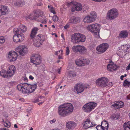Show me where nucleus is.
Masks as SVG:
<instances>
[{
	"instance_id": "obj_38",
	"label": "nucleus",
	"mask_w": 130,
	"mask_h": 130,
	"mask_svg": "<svg viewBox=\"0 0 130 130\" xmlns=\"http://www.w3.org/2000/svg\"><path fill=\"white\" fill-rule=\"evenodd\" d=\"M3 124L5 127H9L11 126L10 123L8 121L4 122V120H3Z\"/></svg>"
},
{
	"instance_id": "obj_61",
	"label": "nucleus",
	"mask_w": 130,
	"mask_h": 130,
	"mask_svg": "<svg viewBox=\"0 0 130 130\" xmlns=\"http://www.w3.org/2000/svg\"><path fill=\"white\" fill-rule=\"evenodd\" d=\"M61 36L62 37L63 39L64 40V35H63V34H61Z\"/></svg>"
},
{
	"instance_id": "obj_24",
	"label": "nucleus",
	"mask_w": 130,
	"mask_h": 130,
	"mask_svg": "<svg viewBox=\"0 0 130 130\" xmlns=\"http://www.w3.org/2000/svg\"><path fill=\"white\" fill-rule=\"evenodd\" d=\"M95 125L94 124L92 123L89 120H88L84 123V127L85 128H88L94 126Z\"/></svg>"
},
{
	"instance_id": "obj_54",
	"label": "nucleus",
	"mask_w": 130,
	"mask_h": 130,
	"mask_svg": "<svg viewBox=\"0 0 130 130\" xmlns=\"http://www.w3.org/2000/svg\"><path fill=\"white\" fill-rule=\"evenodd\" d=\"M69 27V25H66L64 26V28L65 29H66L68 28Z\"/></svg>"
},
{
	"instance_id": "obj_56",
	"label": "nucleus",
	"mask_w": 130,
	"mask_h": 130,
	"mask_svg": "<svg viewBox=\"0 0 130 130\" xmlns=\"http://www.w3.org/2000/svg\"><path fill=\"white\" fill-rule=\"evenodd\" d=\"M124 77V76L123 75H121V77H120L121 79L122 80H123V78Z\"/></svg>"
},
{
	"instance_id": "obj_44",
	"label": "nucleus",
	"mask_w": 130,
	"mask_h": 130,
	"mask_svg": "<svg viewBox=\"0 0 130 130\" xmlns=\"http://www.w3.org/2000/svg\"><path fill=\"white\" fill-rule=\"evenodd\" d=\"M58 17L56 15H54L53 17V20L55 22L58 21Z\"/></svg>"
},
{
	"instance_id": "obj_63",
	"label": "nucleus",
	"mask_w": 130,
	"mask_h": 130,
	"mask_svg": "<svg viewBox=\"0 0 130 130\" xmlns=\"http://www.w3.org/2000/svg\"><path fill=\"white\" fill-rule=\"evenodd\" d=\"M14 127H15V128H18V126H17V125L16 124L14 125Z\"/></svg>"
},
{
	"instance_id": "obj_20",
	"label": "nucleus",
	"mask_w": 130,
	"mask_h": 130,
	"mask_svg": "<svg viewBox=\"0 0 130 130\" xmlns=\"http://www.w3.org/2000/svg\"><path fill=\"white\" fill-rule=\"evenodd\" d=\"M128 36V32L127 31L124 30L121 31L118 37L120 39H125L127 38Z\"/></svg>"
},
{
	"instance_id": "obj_8",
	"label": "nucleus",
	"mask_w": 130,
	"mask_h": 130,
	"mask_svg": "<svg viewBox=\"0 0 130 130\" xmlns=\"http://www.w3.org/2000/svg\"><path fill=\"white\" fill-rule=\"evenodd\" d=\"M97 105L96 103L91 102L87 103L83 107V109L85 112L89 113L94 109Z\"/></svg>"
},
{
	"instance_id": "obj_26",
	"label": "nucleus",
	"mask_w": 130,
	"mask_h": 130,
	"mask_svg": "<svg viewBox=\"0 0 130 130\" xmlns=\"http://www.w3.org/2000/svg\"><path fill=\"white\" fill-rule=\"evenodd\" d=\"M26 18L27 19H28L30 20H36L37 18L36 13L35 12L30 13L28 16H27Z\"/></svg>"
},
{
	"instance_id": "obj_1",
	"label": "nucleus",
	"mask_w": 130,
	"mask_h": 130,
	"mask_svg": "<svg viewBox=\"0 0 130 130\" xmlns=\"http://www.w3.org/2000/svg\"><path fill=\"white\" fill-rule=\"evenodd\" d=\"M73 106L71 104L65 103L58 107V113L60 116L65 117L71 114L73 111Z\"/></svg>"
},
{
	"instance_id": "obj_6",
	"label": "nucleus",
	"mask_w": 130,
	"mask_h": 130,
	"mask_svg": "<svg viewBox=\"0 0 130 130\" xmlns=\"http://www.w3.org/2000/svg\"><path fill=\"white\" fill-rule=\"evenodd\" d=\"M119 15V13L117 10L115 8L110 9L107 13L106 19L108 20H114Z\"/></svg>"
},
{
	"instance_id": "obj_29",
	"label": "nucleus",
	"mask_w": 130,
	"mask_h": 130,
	"mask_svg": "<svg viewBox=\"0 0 130 130\" xmlns=\"http://www.w3.org/2000/svg\"><path fill=\"white\" fill-rule=\"evenodd\" d=\"M75 64L79 66H84V64H83V58L82 59L80 58L77 59L75 60Z\"/></svg>"
},
{
	"instance_id": "obj_9",
	"label": "nucleus",
	"mask_w": 130,
	"mask_h": 130,
	"mask_svg": "<svg viewBox=\"0 0 130 130\" xmlns=\"http://www.w3.org/2000/svg\"><path fill=\"white\" fill-rule=\"evenodd\" d=\"M72 49L73 52H78L82 55L85 54L87 51V49L85 46L79 45L74 46Z\"/></svg>"
},
{
	"instance_id": "obj_34",
	"label": "nucleus",
	"mask_w": 130,
	"mask_h": 130,
	"mask_svg": "<svg viewBox=\"0 0 130 130\" xmlns=\"http://www.w3.org/2000/svg\"><path fill=\"white\" fill-rule=\"evenodd\" d=\"M124 127L125 130H130V122H125L124 124Z\"/></svg>"
},
{
	"instance_id": "obj_62",
	"label": "nucleus",
	"mask_w": 130,
	"mask_h": 130,
	"mask_svg": "<svg viewBox=\"0 0 130 130\" xmlns=\"http://www.w3.org/2000/svg\"><path fill=\"white\" fill-rule=\"evenodd\" d=\"M44 102V101H43L41 102H40L38 103V104L39 105L40 104H42Z\"/></svg>"
},
{
	"instance_id": "obj_32",
	"label": "nucleus",
	"mask_w": 130,
	"mask_h": 130,
	"mask_svg": "<svg viewBox=\"0 0 130 130\" xmlns=\"http://www.w3.org/2000/svg\"><path fill=\"white\" fill-rule=\"evenodd\" d=\"M74 5L76 11H79L82 10L83 7L79 3H75Z\"/></svg>"
},
{
	"instance_id": "obj_18",
	"label": "nucleus",
	"mask_w": 130,
	"mask_h": 130,
	"mask_svg": "<svg viewBox=\"0 0 130 130\" xmlns=\"http://www.w3.org/2000/svg\"><path fill=\"white\" fill-rule=\"evenodd\" d=\"M117 67L116 64H114L112 61L110 60L107 66V69L110 71L113 72L116 70Z\"/></svg>"
},
{
	"instance_id": "obj_2",
	"label": "nucleus",
	"mask_w": 130,
	"mask_h": 130,
	"mask_svg": "<svg viewBox=\"0 0 130 130\" xmlns=\"http://www.w3.org/2000/svg\"><path fill=\"white\" fill-rule=\"evenodd\" d=\"M38 29L34 27L32 30L30 35L31 39L33 41L34 45L37 47H39L44 41L43 37L42 34H40L35 36L37 33Z\"/></svg>"
},
{
	"instance_id": "obj_53",
	"label": "nucleus",
	"mask_w": 130,
	"mask_h": 130,
	"mask_svg": "<svg viewBox=\"0 0 130 130\" xmlns=\"http://www.w3.org/2000/svg\"><path fill=\"white\" fill-rule=\"evenodd\" d=\"M126 99L128 100H130V94L127 96Z\"/></svg>"
},
{
	"instance_id": "obj_25",
	"label": "nucleus",
	"mask_w": 130,
	"mask_h": 130,
	"mask_svg": "<svg viewBox=\"0 0 130 130\" xmlns=\"http://www.w3.org/2000/svg\"><path fill=\"white\" fill-rule=\"evenodd\" d=\"M80 21L79 19L77 17H73L69 19V23L71 24H76Z\"/></svg>"
},
{
	"instance_id": "obj_21",
	"label": "nucleus",
	"mask_w": 130,
	"mask_h": 130,
	"mask_svg": "<svg viewBox=\"0 0 130 130\" xmlns=\"http://www.w3.org/2000/svg\"><path fill=\"white\" fill-rule=\"evenodd\" d=\"M100 126L99 127L101 130H107L108 129V124L107 122L106 121H103L102 122L101 125H98Z\"/></svg>"
},
{
	"instance_id": "obj_12",
	"label": "nucleus",
	"mask_w": 130,
	"mask_h": 130,
	"mask_svg": "<svg viewBox=\"0 0 130 130\" xmlns=\"http://www.w3.org/2000/svg\"><path fill=\"white\" fill-rule=\"evenodd\" d=\"M109 47L108 44L106 43L101 44L96 47V50L99 54L105 52Z\"/></svg>"
},
{
	"instance_id": "obj_30",
	"label": "nucleus",
	"mask_w": 130,
	"mask_h": 130,
	"mask_svg": "<svg viewBox=\"0 0 130 130\" xmlns=\"http://www.w3.org/2000/svg\"><path fill=\"white\" fill-rule=\"evenodd\" d=\"M19 29L20 30V32H25L26 31L27 29L26 26L22 24H21L19 26Z\"/></svg>"
},
{
	"instance_id": "obj_11",
	"label": "nucleus",
	"mask_w": 130,
	"mask_h": 130,
	"mask_svg": "<svg viewBox=\"0 0 130 130\" xmlns=\"http://www.w3.org/2000/svg\"><path fill=\"white\" fill-rule=\"evenodd\" d=\"M108 79L105 77H101L96 80L97 85L102 87H105L108 85Z\"/></svg>"
},
{
	"instance_id": "obj_58",
	"label": "nucleus",
	"mask_w": 130,
	"mask_h": 130,
	"mask_svg": "<svg viewBox=\"0 0 130 130\" xmlns=\"http://www.w3.org/2000/svg\"><path fill=\"white\" fill-rule=\"evenodd\" d=\"M100 126H97L96 127V128L97 130H100L99 129H100V128H99V127H100Z\"/></svg>"
},
{
	"instance_id": "obj_23",
	"label": "nucleus",
	"mask_w": 130,
	"mask_h": 130,
	"mask_svg": "<svg viewBox=\"0 0 130 130\" xmlns=\"http://www.w3.org/2000/svg\"><path fill=\"white\" fill-rule=\"evenodd\" d=\"M78 33L74 34L71 36V41L74 43H79Z\"/></svg>"
},
{
	"instance_id": "obj_19",
	"label": "nucleus",
	"mask_w": 130,
	"mask_h": 130,
	"mask_svg": "<svg viewBox=\"0 0 130 130\" xmlns=\"http://www.w3.org/2000/svg\"><path fill=\"white\" fill-rule=\"evenodd\" d=\"M76 126V123L73 121H69L66 123V126L69 130H72L75 128Z\"/></svg>"
},
{
	"instance_id": "obj_64",
	"label": "nucleus",
	"mask_w": 130,
	"mask_h": 130,
	"mask_svg": "<svg viewBox=\"0 0 130 130\" xmlns=\"http://www.w3.org/2000/svg\"><path fill=\"white\" fill-rule=\"evenodd\" d=\"M52 27H53L54 28H55V26L54 25H52Z\"/></svg>"
},
{
	"instance_id": "obj_28",
	"label": "nucleus",
	"mask_w": 130,
	"mask_h": 130,
	"mask_svg": "<svg viewBox=\"0 0 130 130\" xmlns=\"http://www.w3.org/2000/svg\"><path fill=\"white\" fill-rule=\"evenodd\" d=\"M79 43L84 42L86 40V37L85 36L82 34L78 33Z\"/></svg>"
},
{
	"instance_id": "obj_37",
	"label": "nucleus",
	"mask_w": 130,
	"mask_h": 130,
	"mask_svg": "<svg viewBox=\"0 0 130 130\" xmlns=\"http://www.w3.org/2000/svg\"><path fill=\"white\" fill-rule=\"evenodd\" d=\"M48 8L49 9V10L52 13H53L54 14H55L56 13L55 11L54 8L51 5H48Z\"/></svg>"
},
{
	"instance_id": "obj_48",
	"label": "nucleus",
	"mask_w": 130,
	"mask_h": 130,
	"mask_svg": "<svg viewBox=\"0 0 130 130\" xmlns=\"http://www.w3.org/2000/svg\"><path fill=\"white\" fill-rule=\"evenodd\" d=\"M93 1H94L95 2H101V1L103 2H105L107 0H92Z\"/></svg>"
},
{
	"instance_id": "obj_27",
	"label": "nucleus",
	"mask_w": 130,
	"mask_h": 130,
	"mask_svg": "<svg viewBox=\"0 0 130 130\" xmlns=\"http://www.w3.org/2000/svg\"><path fill=\"white\" fill-rule=\"evenodd\" d=\"M13 3L15 6H22L24 5L25 2L24 0H19L14 2Z\"/></svg>"
},
{
	"instance_id": "obj_46",
	"label": "nucleus",
	"mask_w": 130,
	"mask_h": 130,
	"mask_svg": "<svg viewBox=\"0 0 130 130\" xmlns=\"http://www.w3.org/2000/svg\"><path fill=\"white\" fill-rule=\"evenodd\" d=\"M76 10V8L75 7L74 4L73 5V7H72L71 9V11L72 12H73Z\"/></svg>"
},
{
	"instance_id": "obj_50",
	"label": "nucleus",
	"mask_w": 130,
	"mask_h": 130,
	"mask_svg": "<svg viewBox=\"0 0 130 130\" xmlns=\"http://www.w3.org/2000/svg\"><path fill=\"white\" fill-rule=\"evenodd\" d=\"M46 19L45 18L44 21H42L41 22V23H42L43 24H45L46 23Z\"/></svg>"
},
{
	"instance_id": "obj_31",
	"label": "nucleus",
	"mask_w": 130,
	"mask_h": 130,
	"mask_svg": "<svg viewBox=\"0 0 130 130\" xmlns=\"http://www.w3.org/2000/svg\"><path fill=\"white\" fill-rule=\"evenodd\" d=\"M0 75L4 78H8V74L7 71L4 70H2L0 72Z\"/></svg>"
},
{
	"instance_id": "obj_39",
	"label": "nucleus",
	"mask_w": 130,
	"mask_h": 130,
	"mask_svg": "<svg viewBox=\"0 0 130 130\" xmlns=\"http://www.w3.org/2000/svg\"><path fill=\"white\" fill-rule=\"evenodd\" d=\"M13 31L15 35L17 34H21L20 33V29L17 28H15L13 29Z\"/></svg>"
},
{
	"instance_id": "obj_49",
	"label": "nucleus",
	"mask_w": 130,
	"mask_h": 130,
	"mask_svg": "<svg viewBox=\"0 0 130 130\" xmlns=\"http://www.w3.org/2000/svg\"><path fill=\"white\" fill-rule=\"evenodd\" d=\"M130 69V63L128 64V66L126 68V70L127 71L128 70Z\"/></svg>"
},
{
	"instance_id": "obj_60",
	"label": "nucleus",
	"mask_w": 130,
	"mask_h": 130,
	"mask_svg": "<svg viewBox=\"0 0 130 130\" xmlns=\"http://www.w3.org/2000/svg\"><path fill=\"white\" fill-rule=\"evenodd\" d=\"M109 86H112L113 85V84L111 82H109Z\"/></svg>"
},
{
	"instance_id": "obj_35",
	"label": "nucleus",
	"mask_w": 130,
	"mask_h": 130,
	"mask_svg": "<svg viewBox=\"0 0 130 130\" xmlns=\"http://www.w3.org/2000/svg\"><path fill=\"white\" fill-rule=\"evenodd\" d=\"M130 85V80H129L128 79H125L123 82V86L125 87H128Z\"/></svg>"
},
{
	"instance_id": "obj_33",
	"label": "nucleus",
	"mask_w": 130,
	"mask_h": 130,
	"mask_svg": "<svg viewBox=\"0 0 130 130\" xmlns=\"http://www.w3.org/2000/svg\"><path fill=\"white\" fill-rule=\"evenodd\" d=\"M76 74L75 72L73 71H70L69 72L68 77L69 78L71 79L73 77H75Z\"/></svg>"
},
{
	"instance_id": "obj_17",
	"label": "nucleus",
	"mask_w": 130,
	"mask_h": 130,
	"mask_svg": "<svg viewBox=\"0 0 130 130\" xmlns=\"http://www.w3.org/2000/svg\"><path fill=\"white\" fill-rule=\"evenodd\" d=\"M8 7L5 5H0V16L6 15L9 12Z\"/></svg>"
},
{
	"instance_id": "obj_43",
	"label": "nucleus",
	"mask_w": 130,
	"mask_h": 130,
	"mask_svg": "<svg viewBox=\"0 0 130 130\" xmlns=\"http://www.w3.org/2000/svg\"><path fill=\"white\" fill-rule=\"evenodd\" d=\"M43 13L42 11H40L39 12L36 13L37 16L38 17L42 16L43 15Z\"/></svg>"
},
{
	"instance_id": "obj_47",
	"label": "nucleus",
	"mask_w": 130,
	"mask_h": 130,
	"mask_svg": "<svg viewBox=\"0 0 130 130\" xmlns=\"http://www.w3.org/2000/svg\"><path fill=\"white\" fill-rule=\"evenodd\" d=\"M56 120L55 119H54L52 120H50V122L51 123H55V122L56 121Z\"/></svg>"
},
{
	"instance_id": "obj_42",
	"label": "nucleus",
	"mask_w": 130,
	"mask_h": 130,
	"mask_svg": "<svg viewBox=\"0 0 130 130\" xmlns=\"http://www.w3.org/2000/svg\"><path fill=\"white\" fill-rule=\"evenodd\" d=\"M70 51L69 48L68 46H67L66 47V56L68 55L70 53Z\"/></svg>"
},
{
	"instance_id": "obj_7",
	"label": "nucleus",
	"mask_w": 130,
	"mask_h": 130,
	"mask_svg": "<svg viewBox=\"0 0 130 130\" xmlns=\"http://www.w3.org/2000/svg\"><path fill=\"white\" fill-rule=\"evenodd\" d=\"M90 15L86 16L84 18L83 21L85 23H91L94 21L96 17V14L94 11H92Z\"/></svg>"
},
{
	"instance_id": "obj_13",
	"label": "nucleus",
	"mask_w": 130,
	"mask_h": 130,
	"mask_svg": "<svg viewBox=\"0 0 130 130\" xmlns=\"http://www.w3.org/2000/svg\"><path fill=\"white\" fill-rule=\"evenodd\" d=\"M31 61L32 63L36 65H38L41 63L40 56L38 54L33 55L31 58Z\"/></svg>"
},
{
	"instance_id": "obj_14",
	"label": "nucleus",
	"mask_w": 130,
	"mask_h": 130,
	"mask_svg": "<svg viewBox=\"0 0 130 130\" xmlns=\"http://www.w3.org/2000/svg\"><path fill=\"white\" fill-rule=\"evenodd\" d=\"M18 56L17 53L14 51L9 52L8 54V59L10 61H14L16 60Z\"/></svg>"
},
{
	"instance_id": "obj_59",
	"label": "nucleus",
	"mask_w": 130,
	"mask_h": 130,
	"mask_svg": "<svg viewBox=\"0 0 130 130\" xmlns=\"http://www.w3.org/2000/svg\"><path fill=\"white\" fill-rule=\"evenodd\" d=\"M59 51H56L55 52V54L56 55H57L58 54H59Z\"/></svg>"
},
{
	"instance_id": "obj_16",
	"label": "nucleus",
	"mask_w": 130,
	"mask_h": 130,
	"mask_svg": "<svg viewBox=\"0 0 130 130\" xmlns=\"http://www.w3.org/2000/svg\"><path fill=\"white\" fill-rule=\"evenodd\" d=\"M24 35L21 34L14 35L13 37V41L16 43L23 41L24 39Z\"/></svg>"
},
{
	"instance_id": "obj_5",
	"label": "nucleus",
	"mask_w": 130,
	"mask_h": 130,
	"mask_svg": "<svg viewBox=\"0 0 130 130\" xmlns=\"http://www.w3.org/2000/svg\"><path fill=\"white\" fill-rule=\"evenodd\" d=\"M89 86H86L85 85L81 83H77L74 86L73 91L77 94H78L83 92L85 88H89Z\"/></svg>"
},
{
	"instance_id": "obj_3",
	"label": "nucleus",
	"mask_w": 130,
	"mask_h": 130,
	"mask_svg": "<svg viewBox=\"0 0 130 130\" xmlns=\"http://www.w3.org/2000/svg\"><path fill=\"white\" fill-rule=\"evenodd\" d=\"M37 87V84L29 85L26 83H21L17 86V88L23 94L29 93L34 92Z\"/></svg>"
},
{
	"instance_id": "obj_15",
	"label": "nucleus",
	"mask_w": 130,
	"mask_h": 130,
	"mask_svg": "<svg viewBox=\"0 0 130 130\" xmlns=\"http://www.w3.org/2000/svg\"><path fill=\"white\" fill-rule=\"evenodd\" d=\"M7 74L8 78L12 77L15 74L16 71V68L14 66L12 65L10 66L8 68Z\"/></svg>"
},
{
	"instance_id": "obj_41",
	"label": "nucleus",
	"mask_w": 130,
	"mask_h": 130,
	"mask_svg": "<svg viewBox=\"0 0 130 130\" xmlns=\"http://www.w3.org/2000/svg\"><path fill=\"white\" fill-rule=\"evenodd\" d=\"M63 51L62 50H61L59 51V53H60L61 54L60 55H59L58 56V58L59 59H62V55L63 54Z\"/></svg>"
},
{
	"instance_id": "obj_10",
	"label": "nucleus",
	"mask_w": 130,
	"mask_h": 130,
	"mask_svg": "<svg viewBox=\"0 0 130 130\" xmlns=\"http://www.w3.org/2000/svg\"><path fill=\"white\" fill-rule=\"evenodd\" d=\"M15 51L18 52L20 55L24 56L27 53L28 49L26 45H21L16 47Z\"/></svg>"
},
{
	"instance_id": "obj_36",
	"label": "nucleus",
	"mask_w": 130,
	"mask_h": 130,
	"mask_svg": "<svg viewBox=\"0 0 130 130\" xmlns=\"http://www.w3.org/2000/svg\"><path fill=\"white\" fill-rule=\"evenodd\" d=\"M83 60L84 66L88 65L90 63V60L88 59L83 57Z\"/></svg>"
},
{
	"instance_id": "obj_57",
	"label": "nucleus",
	"mask_w": 130,
	"mask_h": 130,
	"mask_svg": "<svg viewBox=\"0 0 130 130\" xmlns=\"http://www.w3.org/2000/svg\"><path fill=\"white\" fill-rule=\"evenodd\" d=\"M58 73L59 74H60V72H61V68H60V69H59L58 70Z\"/></svg>"
},
{
	"instance_id": "obj_40",
	"label": "nucleus",
	"mask_w": 130,
	"mask_h": 130,
	"mask_svg": "<svg viewBox=\"0 0 130 130\" xmlns=\"http://www.w3.org/2000/svg\"><path fill=\"white\" fill-rule=\"evenodd\" d=\"M5 41V38L3 36H0V43L2 44L4 43Z\"/></svg>"
},
{
	"instance_id": "obj_4",
	"label": "nucleus",
	"mask_w": 130,
	"mask_h": 130,
	"mask_svg": "<svg viewBox=\"0 0 130 130\" xmlns=\"http://www.w3.org/2000/svg\"><path fill=\"white\" fill-rule=\"evenodd\" d=\"M100 25L97 23L91 24L87 26L88 30L94 33V36L97 38L99 37V33Z\"/></svg>"
},
{
	"instance_id": "obj_22",
	"label": "nucleus",
	"mask_w": 130,
	"mask_h": 130,
	"mask_svg": "<svg viewBox=\"0 0 130 130\" xmlns=\"http://www.w3.org/2000/svg\"><path fill=\"white\" fill-rule=\"evenodd\" d=\"M124 105V104L123 102L118 101L116 103L113 104L112 106L115 109H118L123 107Z\"/></svg>"
},
{
	"instance_id": "obj_51",
	"label": "nucleus",
	"mask_w": 130,
	"mask_h": 130,
	"mask_svg": "<svg viewBox=\"0 0 130 130\" xmlns=\"http://www.w3.org/2000/svg\"><path fill=\"white\" fill-rule=\"evenodd\" d=\"M29 78L31 80H33L34 78V77L31 75H30L29 76Z\"/></svg>"
},
{
	"instance_id": "obj_55",
	"label": "nucleus",
	"mask_w": 130,
	"mask_h": 130,
	"mask_svg": "<svg viewBox=\"0 0 130 130\" xmlns=\"http://www.w3.org/2000/svg\"><path fill=\"white\" fill-rule=\"evenodd\" d=\"M42 5H43L41 3H38L37 4V5L39 6H41Z\"/></svg>"
},
{
	"instance_id": "obj_52",
	"label": "nucleus",
	"mask_w": 130,
	"mask_h": 130,
	"mask_svg": "<svg viewBox=\"0 0 130 130\" xmlns=\"http://www.w3.org/2000/svg\"><path fill=\"white\" fill-rule=\"evenodd\" d=\"M0 130H9L8 129L5 128H0Z\"/></svg>"
},
{
	"instance_id": "obj_45",
	"label": "nucleus",
	"mask_w": 130,
	"mask_h": 130,
	"mask_svg": "<svg viewBox=\"0 0 130 130\" xmlns=\"http://www.w3.org/2000/svg\"><path fill=\"white\" fill-rule=\"evenodd\" d=\"M44 97H42V96H41V97H39L37 100H36V101H35V102H39L41 100H40L41 99H44Z\"/></svg>"
}]
</instances>
